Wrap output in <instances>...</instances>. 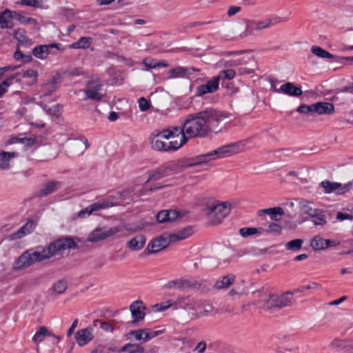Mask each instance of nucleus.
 <instances>
[{"mask_svg":"<svg viewBox=\"0 0 353 353\" xmlns=\"http://www.w3.org/2000/svg\"><path fill=\"white\" fill-rule=\"evenodd\" d=\"M236 118L234 114L227 112H196L190 114L181 126H173L179 137L181 144L184 145L189 139L203 138L209 131L218 132L221 127Z\"/></svg>","mask_w":353,"mask_h":353,"instance_id":"nucleus-1","label":"nucleus"},{"mask_svg":"<svg viewBox=\"0 0 353 353\" xmlns=\"http://www.w3.org/2000/svg\"><path fill=\"white\" fill-rule=\"evenodd\" d=\"M77 243L72 237H63L51 242L48 246L37 247L23 252L13 263L14 270H24L32 265L49 259L65 250L75 249Z\"/></svg>","mask_w":353,"mask_h":353,"instance_id":"nucleus-2","label":"nucleus"},{"mask_svg":"<svg viewBox=\"0 0 353 353\" xmlns=\"http://www.w3.org/2000/svg\"><path fill=\"white\" fill-rule=\"evenodd\" d=\"M249 140L222 145L209 152L197 155L188 159L185 166L188 168L194 166L210 165L211 162L219 159H223L240 153L245 150Z\"/></svg>","mask_w":353,"mask_h":353,"instance_id":"nucleus-3","label":"nucleus"},{"mask_svg":"<svg viewBox=\"0 0 353 353\" xmlns=\"http://www.w3.org/2000/svg\"><path fill=\"white\" fill-rule=\"evenodd\" d=\"M178 137L176 132L173 130V126L161 130H154L148 137L151 148L157 151L171 152L175 151L182 147L179 140H172L169 142L163 141V139L168 140Z\"/></svg>","mask_w":353,"mask_h":353,"instance_id":"nucleus-4","label":"nucleus"},{"mask_svg":"<svg viewBox=\"0 0 353 353\" xmlns=\"http://www.w3.org/2000/svg\"><path fill=\"white\" fill-rule=\"evenodd\" d=\"M191 234L192 229L190 228H184L176 233H163L149 242L145 250V253L147 254H156L166 248L170 243L183 240Z\"/></svg>","mask_w":353,"mask_h":353,"instance_id":"nucleus-5","label":"nucleus"},{"mask_svg":"<svg viewBox=\"0 0 353 353\" xmlns=\"http://www.w3.org/2000/svg\"><path fill=\"white\" fill-rule=\"evenodd\" d=\"M175 304L190 312L192 319L212 315L214 311V308L211 304L188 296L179 298L175 301Z\"/></svg>","mask_w":353,"mask_h":353,"instance_id":"nucleus-6","label":"nucleus"},{"mask_svg":"<svg viewBox=\"0 0 353 353\" xmlns=\"http://www.w3.org/2000/svg\"><path fill=\"white\" fill-rule=\"evenodd\" d=\"M232 204L229 201L215 202L206 208V214L213 225H217L230 214Z\"/></svg>","mask_w":353,"mask_h":353,"instance_id":"nucleus-7","label":"nucleus"},{"mask_svg":"<svg viewBox=\"0 0 353 353\" xmlns=\"http://www.w3.org/2000/svg\"><path fill=\"white\" fill-rule=\"evenodd\" d=\"M281 21H285V20H281V18H276L274 20L267 18L263 21H254V20H249L246 21V27L244 32L241 34V37H246L248 36L251 35L255 31H260L263 29H265L269 28L270 26L274 25L276 23H280Z\"/></svg>","mask_w":353,"mask_h":353,"instance_id":"nucleus-8","label":"nucleus"},{"mask_svg":"<svg viewBox=\"0 0 353 353\" xmlns=\"http://www.w3.org/2000/svg\"><path fill=\"white\" fill-rule=\"evenodd\" d=\"M121 231L122 228L120 226H114L108 230H105L101 228H97L90 233L88 238V241L95 243L100 241H103Z\"/></svg>","mask_w":353,"mask_h":353,"instance_id":"nucleus-9","label":"nucleus"},{"mask_svg":"<svg viewBox=\"0 0 353 353\" xmlns=\"http://www.w3.org/2000/svg\"><path fill=\"white\" fill-rule=\"evenodd\" d=\"M293 294V292L288 291L280 296H271L266 302L265 307L272 310L287 307L292 303Z\"/></svg>","mask_w":353,"mask_h":353,"instance_id":"nucleus-10","label":"nucleus"},{"mask_svg":"<svg viewBox=\"0 0 353 353\" xmlns=\"http://www.w3.org/2000/svg\"><path fill=\"white\" fill-rule=\"evenodd\" d=\"M178 166L176 164L161 166L155 170L148 172V178L146 183L153 181H157L166 177L172 173L177 172Z\"/></svg>","mask_w":353,"mask_h":353,"instance_id":"nucleus-11","label":"nucleus"},{"mask_svg":"<svg viewBox=\"0 0 353 353\" xmlns=\"http://www.w3.org/2000/svg\"><path fill=\"white\" fill-rule=\"evenodd\" d=\"M321 186L324 188L325 192L327 194L335 192L337 194H343L351 190L352 184L351 182H349L342 185L340 183L325 180L321 183Z\"/></svg>","mask_w":353,"mask_h":353,"instance_id":"nucleus-12","label":"nucleus"},{"mask_svg":"<svg viewBox=\"0 0 353 353\" xmlns=\"http://www.w3.org/2000/svg\"><path fill=\"white\" fill-rule=\"evenodd\" d=\"M114 205L115 203L113 201L108 199L99 201L80 210L78 213V216L80 218H85L86 216H89L94 212L103 209H107L114 206Z\"/></svg>","mask_w":353,"mask_h":353,"instance_id":"nucleus-13","label":"nucleus"},{"mask_svg":"<svg viewBox=\"0 0 353 353\" xmlns=\"http://www.w3.org/2000/svg\"><path fill=\"white\" fill-rule=\"evenodd\" d=\"M38 75L37 71L32 69H28L17 72L15 74L10 77L13 78V81H15L17 83H23V79H26L24 83L27 85H32L37 82Z\"/></svg>","mask_w":353,"mask_h":353,"instance_id":"nucleus-14","label":"nucleus"},{"mask_svg":"<svg viewBox=\"0 0 353 353\" xmlns=\"http://www.w3.org/2000/svg\"><path fill=\"white\" fill-rule=\"evenodd\" d=\"M129 309L132 317V323L134 324H137L142 321L146 315L145 305L141 300L133 301L130 304Z\"/></svg>","mask_w":353,"mask_h":353,"instance_id":"nucleus-15","label":"nucleus"},{"mask_svg":"<svg viewBox=\"0 0 353 353\" xmlns=\"http://www.w3.org/2000/svg\"><path fill=\"white\" fill-rule=\"evenodd\" d=\"M55 48L58 50L63 52L65 48L61 43H54L49 45H40L34 47L32 50V54L37 59H45L50 53V49Z\"/></svg>","mask_w":353,"mask_h":353,"instance_id":"nucleus-16","label":"nucleus"},{"mask_svg":"<svg viewBox=\"0 0 353 353\" xmlns=\"http://www.w3.org/2000/svg\"><path fill=\"white\" fill-rule=\"evenodd\" d=\"M271 87L274 92H281L291 97H299L301 95L303 92L301 87H297L291 82H288L283 84L279 89H276L274 86L273 83H272Z\"/></svg>","mask_w":353,"mask_h":353,"instance_id":"nucleus-17","label":"nucleus"},{"mask_svg":"<svg viewBox=\"0 0 353 353\" xmlns=\"http://www.w3.org/2000/svg\"><path fill=\"white\" fill-rule=\"evenodd\" d=\"M220 77H214L208 81L205 84L201 85L196 88V94L203 96L208 93H212L219 88Z\"/></svg>","mask_w":353,"mask_h":353,"instance_id":"nucleus-18","label":"nucleus"},{"mask_svg":"<svg viewBox=\"0 0 353 353\" xmlns=\"http://www.w3.org/2000/svg\"><path fill=\"white\" fill-rule=\"evenodd\" d=\"M74 338L79 346H85L93 339L92 329L91 327H85L79 330L76 332Z\"/></svg>","mask_w":353,"mask_h":353,"instance_id":"nucleus-19","label":"nucleus"},{"mask_svg":"<svg viewBox=\"0 0 353 353\" xmlns=\"http://www.w3.org/2000/svg\"><path fill=\"white\" fill-rule=\"evenodd\" d=\"M259 216H261L263 214H268L270 219L273 221H279L284 215V210L281 207H274L267 209L259 210L256 212Z\"/></svg>","mask_w":353,"mask_h":353,"instance_id":"nucleus-20","label":"nucleus"},{"mask_svg":"<svg viewBox=\"0 0 353 353\" xmlns=\"http://www.w3.org/2000/svg\"><path fill=\"white\" fill-rule=\"evenodd\" d=\"M101 90V85L97 81L90 82L85 90L86 96L88 99L100 100L102 97Z\"/></svg>","mask_w":353,"mask_h":353,"instance_id":"nucleus-21","label":"nucleus"},{"mask_svg":"<svg viewBox=\"0 0 353 353\" xmlns=\"http://www.w3.org/2000/svg\"><path fill=\"white\" fill-rule=\"evenodd\" d=\"M61 186L59 181H51L43 185L42 188L37 192V195L39 197L46 196L55 191Z\"/></svg>","mask_w":353,"mask_h":353,"instance_id":"nucleus-22","label":"nucleus"},{"mask_svg":"<svg viewBox=\"0 0 353 353\" xmlns=\"http://www.w3.org/2000/svg\"><path fill=\"white\" fill-rule=\"evenodd\" d=\"M179 216V212L176 210H162L157 214L159 223L173 222Z\"/></svg>","mask_w":353,"mask_h":353,"instance_id":"nucleus-23","label":"nucleus"},{"mask_svg":"<svg viewBox=\"0 0 353 353\" xmlns=\"http://www.w3.org/2000/svg\"><path fill=\"white\" fill-rule=\"evenodd\" d=\"M106 117L111 122L115 121L118 119H129L134 121L143 120V118L138 116L137 113L133 115L132 112L128 114V112H110Z\"/></svg>","mask_w":353,"mask_h":353,"instance_id":"nucleus-24","label":"nucleus"},{"mask_svg":"<svg viewBox=\"0 0 353 353\" xmlns=\"http://www.w3.org/2000/svg\"><path fill=\"white\" fill-rule=\"evenodd\" d=\"M35 223L33 221H28L24 225L20 228L17 232L10 236V239H19L27 234L32 232L34 228Z\"/></svg>","mask_w":353,"mask_h":353,"instance_id":"nucleus-25","label":"nucleus"},{"mask_svg":"<svg viewBox=\"0 0 353 353\" xmlns=\"http://www.w3.org/2000/svg\"><path fill=\"white\" fill-rule=\"evenodd\" d=\"M235 276L228 274L218 279L214 284V288L216 290H225L229 288L234 282Z\"/></svg>","mask_w":353,"mask_h":353,"instance_id":"nucleus-26","label":"nucleus"},{"mask_svg":"<svg viewBox=\"0 0 353 353\" xmlns=\"http://www.w3.org/2000/svg\"><path fill=\"white\" fill-rule=\"evenodd\" d=\"M334 105L329 102H317L316 103H313L312 105H301L299 106L296 110H334Z\"/></svg>","mask_w":353,"mask_h":353,"instance_id":"nucleus-27","label":"nucleus"},{"mask_svg":"<svg viewBox=\"0 0 353 353\" xmlns=\"http://www.w3.org/2000/svg\"><path fill=\"white\" fill-rule=\"evenodd\" d=\"M146 239L143 235H137L127 243V247L132 251L141 250L145 245Z\"/></svg>","mask_w":353,"mask_h":353,"instance_id":"nucleus-28","label":"nucleus"},{"mask_svg":"<svg viewBox=\"0 0 353 353\" xmlns=\"http://www.w3.org/2000/svg\"><path fill=\"white\" fill-rule=\"evenodd\" d=\"M313 203L307 200H301L299 202V209L304 214L310 218L315 215L321 209L314 208L312 206Z\"/></svg>","mask_w":353,"mask_h":353,"instance_id":"nucleus-29","label":"nucleus"},{"mask_svg":"<svg viewBox=\"0 0 353 353\" xmlns=\"http://www.w3.org/2000/svg\"><path fill=\"white\" fill-rule=\"evenodd\" d=\"M144 65L143 70H149L151 68H167L169 64L165 61H157L152 57H146L143 60L142 62Z\"/></svg>","mask_w":353,"mask_h":353,"instance_id":"nucleus-30","label":"nucleus"},{"mask_svg":"<svg viewBox=\"0 0 353 353\" xmlns=\"http://www.w3.org/2000/svg\"><path fill=\"white\" fill-rule=\"evenodd\" d=\"M17 154L14 152H9L0 150V168L3 170L9 169L10 159L17 156Z\"/></svg>","mask_w":353,"mask_h":353,"instance_id":"nucleus-31","label":"nucleus"},{"mask_svg":"<svg viewBox=\"0 0 353 353\" xmlns=\"http://www.w3.org/2000/svg\"><path fill=\"white\" fill-rule=\"evenodd\" d=\"M92 39L91 37H82L79 39L76 42H74L69 46L70 49H87L92 44Z\"/></svg>","mask_w":353,"mask_h":353,"instance_id":"nucleus-32","label":"nucleus"},{"mask_svg":"<svg viewBox=\"0 0 353 353\" xmlns=\"http://www.w3.org/2000/svg\"><path fill=\"white\" fill-rule=\"evenodd\" d=\"M13 17V12L6 9L5 11L0 12V28L6 29L10 27L11 19Z\"/></svg>","mask_w":353,"mask_h":353,"instance_id":"nucleus-33","label":"nucleus"},{"mask_svg":"<svg viewBox=\"0 0 353 353\" xmlns=\"http://www.w3.org/2000/svg\"><path fill=\"white\" fill-rule=\"evenodd\" d=\"M120 352L125 353H145V348L139 344L127 343L121 348Z\"/></svg>","mask_w":353,"mask_h":353,"instance_id":"nucleus-34","label":"nucleus"},{"mask_svg":"<svg viewBox=\"0 0 353 353\" xmlns=\"http://www.w3.org/2000/svg\"><path fill=\"white\" fill-rule=\"evenodd\" d=\"M46 336H54V334L50 332L47 327L42 326L40 327L38 331L35 333L32 337V341L34 343L42 342Z\"/></svg>","mask_w":353,"mask_h":353,"instance_id":"nucleus-35","label":"nucleus"},{"mask_svg":"<svg viewBox=\"0 0 353 353\" xmlns=\"http://www.w3.org/2000/svg\"><path fill=\"white\" fill-rule=\"evenodd\" d=\"M170 79L183 78L187 75L188 69L182 66H178L168 71Z\"/></svg>","mask_w":353,"mask_h":353,"instance_id":"nucleus-36","label":"nucleus"},{"mask_svg":"<svg viewBox=\"0 0 353 353\" xmlns=\"http://www.w3.org/2000/svg\"><path fill=\"white\" fill-rule=\"evenodd\" d=\"M168 286L170 288H176L179 290H185L192 287L191 283L184 279H179L170 281L168 283Z\"/></svg>","mask_w":353,"mask_h":353,"instance_id":"nucleus-37","label":"nucleus"},{"mask_svg":"<svg viewBox=\"0 0 353 353\" xmlns=\"http://www.w3.org/2000/svg\"><path fill=\"white\" fill-rule=\"evenodd\" d=\"M13 17L17 21L24 25H37L38 23L37 20L36 19L32 17H27L17 12H13Z\"/></svg>","mask_w":353,"mask_h":353,"instance_id":"nucleus-38","label":"nucleus"},{"mask_svg":"<svg viewBox=\"0 0 353 353\" xmlns=\"http://www.w3.org/2000/svg\"><path fill=\"white\" fill-rule=\"evenodd\" d=\"M316 113L306 114V122H316L325 119L326 114H330L332 112H316Z\"/></svg>","mask_w":353,"mask_h":353,"instance_id":"nucleus-39","label":"nucleus"},{"mask_svg":"<svg viewBox=\"0 0 353 353\" xmlns=\"http://www.w3.org/2000/svg\"><path fill=\"white\" fill-rule=\"evenodd\" d=\"M315 226H323L327 223V219L323 210H320L311 217Z\"/></svg>","mask_w":353,"mask_h":353,"instance_id":"nucleus-40","label":"nucleus"},{"mask_svg":"<svg viewBox=\"0 0 353 353\" xmlns=\"http://www.w3.org/2000/svg\"><path fill=\"white\" fill-rule=\"evenodd\" d=\"M88 141L87 139L83 138L74 143L73 149L75 153L81 154L88 148Z\"/></svg>","mask_w":353,"mask_h":353,"instance_id":"nucleus-41","label":"nucleus"},{"mask_svg":"<svg viewBox=\"0 0 353 353\" xmlns=\"http://www.w3.org/2000/svg\"><path fill=\"white\" fill-rule=\"evenodd\" d=\"M263 231L264 228H243L240 229L239 232L242 236L246 237L256 234L263 233Z\"/></svg>","mask_w":353,"mask_h":353,"instance_id":"nucleus-42","label":"nucleus"},{"mask_svg":"<svg viewBox=\"0 0 353 353\" xmlns=\"http://www.w3.org/2000/svg\"><path fill=\"white\" fill-rule=\"evenodd\" d=\"M14 37L22 45L29 43V39H28L26 31L23 29H17L13 33Z\"/></svg>","mask_w":353,"mask_h":353,"instance_id":"nucleus-43","label":"nucleus"},{"mask_svg":"<svg viewBox=\"0 0 353 353\" xmlns=\"http://www.w3.org/2000/svg\"><path fill=\"white\" fill-rule=\"evenodd\" d=\"M45 0H20V5L33 7L36 8H44Z\"/></svg>","mask_w":353,"mask_h":353,"instance_id":"nucleus-44","label":"nucleus"},{"mask_svg":"<svg viewBox=\"0 0 353 353\" xmlns=\"http://www.w3.org/2000/svg\"><path fill=\"white\" fill-rule=\"evenodd\" d=\"M311 51L316 56L323 58V59H332L334 56L330 54L329 52L323 50L322 48L319 46H312L311 48Z\"/></svg>","mask_w":353,"mask_h":353,"instance_id":"nucleus-45","label":"nucleus"},{"mask_svg":"<svg viewBox=\"0 0 353 353\" xmlns=\"http://www.w3.org/2000/svg\"><path fill=\"white\" fill-rule=\"evenodd\" d=\"M325 239L319 235L315 236L310 242V246L314 250H324Z\"/></svg>","mask_w":353,"mask_h":353,"instance_id":"nucleus-46","label":"nucleus"},{"mask_svg":"<svg viewBox=\"0 0 353 353\" xmlns=\"http://www.w3.org/2000/svg\"><path fill=\"white\" fill-rule=\"evenodd\" d=\"M303 243V240L301 239H296L288 242L285 247L288 250L298 251L301 249Z\"/></svg>","mask_w":353,"mask_h":353,"instance_id":"nucleus-47","label":"nucleus"},{"mask_svg":"<svg viewBox=\"0 0 353 353\" xmlns=\"http://www.w3.org/2000/svg\"><path fill=\"white\" fill-rule=\"evenodd\" d=\"M17 61H21L23 63H29L32 61V56L30 54H23L19 48H17L13 55Z\"/></svg>","mask_w":353,"mask_h":353,"instance_id":"nucleus-48","label":"nucleus"},{"mask_svg":"<svg viewBox=\"0 0 353 353\" xmlns=\"http://www.w3.org/2000/svg\"><path fill=\"white\" fill-rule=\"evenodd\" d=\"M307 112H290V117L296 123L306 122Z\"/></svg>","mask_w":353,"mask_h":353,"instance_id":"nucleus-49","label":"nucleus"},{"mask_svg":"<svg viewBox=\"0 0 353 353\" xmlns=\"http://www.w3.org/2000/svg\"><path fill=\"white\" fill-rule=\"evenodd\" d=\"M283 228L281 225L276 223H271L267 228L264 229L263 232L280 234Z\"/></svg>","mask_w":353,"mask_h":353,"instance_id":"nucleus-50","label":"nucleus"},{"mask_svg":"<svg viewBox=\"0 0 353 353\" xmlns=\"http://www.w3.org/2000/svg\"><path fill=\"white\" fill-rule=\"evenodd\" d=\"M146 334V329H141L133 330L129 332L128 336L134 337L137 341H142L144 342V336Z\"/></svg>","mask_w":353,"mask_h":353,"instance_id":"nucleus-51","label":"nucleus"},{"mask_svg":"<svg viewBox=\"0 0 353 353\" xmlns=\"http://www.w3.org/2000/svg\"><path fill=\"white\" fill-rule=\"evenodd\" d=\"M339 119L343 123L353 125V112H342Z\"/></svg>","mask_w":353,"mask_h":353,"instance_id":"nucleus-52","label":"nucleus"},{"mask_svg":"<svg viewBox=\"0 0 353 353\" xmlns=\"http://www.w3.org/2000/svg\"><path fill=\"white\" fill-rule=\"evenodd\" d=\"M67 287H68V285H67L66 281L60 280V281H57L54 284L53 289L56 293L62 294L66 290Z\"/></svg>","mask_w":353,"mask_h":353,"instance_id":"nucleus-53","label":"nucleus"},{"mask_svg":"<svg viewBox=\"0 0 353 353\" xmlns=\"http://www.w3.org/2000/svg\"><path fill=\"white\" fill-rule=\"evenodd\" d=\"M13 83V78L11 77L6 79L0 83V97H1L8 90V88Z\"/></svg>","mask_w":353,"mask_h":353,"instance_id":"nucleus-54","label":"nucleus"},{"mask_svg":"<svg viewBox=\"0 0 353 353\" xmlns=\"http://www.w3.org/2000/svg\"><path fill=\"white\" fill-rule=\"evenodd\" d=\"M330 347L334 350H342L346 347V343L339 339H334L330 343Z\"/></svg>","mask_w":353,"mask_h":353,"instance_id":"nucleus-55","label":"nucleus"},{"mask_svg":"<svg viewBox=\"0 0 353 353\" xmlns=\"http://www.w3.org/2000/svg\"><path fill=\"white\" fill-rule=\"evenodd\" d=\"M172 305V303L171 302V301H168L164 303H157V304L153 305L152 307H153V310L154 312H162V311L167 310Z\"/></svg>","mask_w":353,"mask_h":353,"instance_id":"nucleus-56","label":"nucleus"},{"mask_svg":"<svg viewBox=\"0 0 353 353\" xmlns=\"http://www.w3.org/2000/svg\"><path fill=\"white\" fill-rule=\"evenodd\" d=\"M138 103L140 110H148L151 108L150 101L144 97L139 99Z\"/></svg>","mask_w":353,"mask_h":353,"instance_id":"nucleus-57","label":"nucleus"},{"mask_svg":"<svg viewBox=\"0 0 353 353\" xmlns=\"http://www.w3.org/2000/svg\"><path fill=\"white\" fill-rule=\"evenodd\" d=\"M217 77L221 79H232L235 77V72L232 69L221 71Z\"/></svg>","mask_w":353,"mask_h":353,"instance_id":"nucleus-58","label":"nucleus"},{"mask_svg":"<svg viewBox=\"0 0 353 353\" xmlns=\"http://www.w3.org/2000/svg\"><path fill=\"white\" fill-rule=\"evenodd\" d=\"M162 331H154V330H149L146 329V334L144 336V342L148 341L150 339H152L158 335L161 334Z\"/></svg>","mask_w":353,"mask_h":353,"instance_id":"nucleus-59","label":"nucleus"},{"mask_svg":"<svg viewBox=\"0 0 353 353\" xmlns=\"http://www.w3.org/2000/svg\"><path fill=\"white\" fill-rule=\"evenodd\" d=\"M59 77L58 75L53 76L46 83L43 85V88H48V85H52V90H56V84L58 82Z\"/></svg>","mask_w":353,"mask_h":353,"instance_id":"nucleus-60","label":"nucleus"},{"mask_svg":"<svg viewBox=\"0 0 353 353\" xmlns=\"http://www.w3.org/2000/svg\"><path fill=\"white\" fill-rule=\"evenodd\" d=\"M321 286L320 284L316 283H310L307 285L302 287L301 289L298 290L297 292H302L305 290H311V289H321Z\"/></svg>","mask_w":353,"mask_h":353,"instance_id":"nucleus-61","label":"nucleus"},{"mask_svg":"<svg viewBox=\"0 0 353 353\" xmlns=\"http://www.w3.org/2000/svg\"><path fill=\"white\" fill-rule=\"evenodd\" d=\"M100 327L107 332H112L114 330V326L109 322H102L100 325Z\"/></svg>","mask_w":353,"mask_h":353,"instance_id":"nucleus-62","label":"nucleus"},{"mask_svg":"<svg viewBox=\"0 0 353 353\" xmlns=\"http://www.w3.org/2000/svg\"><path fill=\"white\" fill-rule=\"evenodd\" d=\"M241 10V7L232 6H230L228 8V10L227 12V14H228V17H232V16L237 14L238 12H239Z\"/></svg>","mask_w":353,"mask_h":353,"instance_id":"nucleus-63","label":"nucleus"},{"mask_svg":"<svg viewBox=\"0 0 353 353\" xmlns=\"http://www.w3.org/2000/svg\"><path fill=\"white\" fill-rule=\"evenodd\" d=\"M35 142V137H21V143L27 145L28 146L32 145Z\"/></svg>","mask_w":353,"mask_h":353,"instance_id":"nucleus-64","label":"nucleus"}]
</instances>
